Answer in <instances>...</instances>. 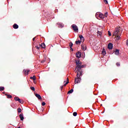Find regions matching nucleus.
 <instances>
[{"instance_id": "f257e3e1", "label": "nucleus", "mask_w": 128, "mask_h": 128, "mask_svg": "<svg viewBox=\"0 0 128 128\" xmlns=\"http://www.w3.org/2000/svg\"><path fill=\"white\" fill-rule=\"evenodd\" d=\"M77 73L76 76L77 78H75V84H80V80H82V76L83 74H82V72H76Z\"/></svg>"}, {"instance_id": "f03ea898", "label": "nucleus", "mask_w": 128, "mask_h": 128, "mask_svg": "<svg viewBox=\"0 0 128 128\" xmlns=\"http://www.w3.org/2000/svg\"><path fill=\"white\" fill-rule=\"evenodd\" d=\"M76 66L75 68L76 72H78L80 70V66H82V62H80L79 60H76Z\"/></svg>"}, {"instance_id": "7ed1b4c3", "label": "nucleus", "mask_w": 128, "mask_h": 128, "mask_svg": "<svg viewBox=\"0 0 128 128\" xmlns=\"http://www.w3.org/2000/svg\"><path fill=\"white\" fill-rule=\"evenodd\" d=\"M86 65L84 64V65H81L80 67V70L79 71H78V72H81V74H83V72L84 71L82 70V68H86Z\"/></svg>"}, {"instance_id": "20e7f679", "label": "nucleus", "mask_w": 128, "mask_h": 128, "mask_svg": "<svg viewBox=\"0 0 128 128\" xmlns=\"http://www.w3.org/2000/svg\"><path fill=\"white\" fill-rule=\"evenodd\" d=\"M74 30V32H76V30H78V26H76V25L74 24L72 26Z\"/></svg>"}, {"instance_id": "39448f33", "label": "nucleus", "mask_w": 128, "mask_h": 128, "mask_svg": "<svg viewBox=\"0 0 128 128\" xmlns=\"http://www.w3.org/2000/svg\"><path fill=\"white\" fill-rule=\"evenodd\" d=\"M57 24L58 25V27L60 28H62L64 26V24L62 22H58L57 23Z\"/></svg>"}, {"instance_id": "423d86ee", "label": "nucleus", "mask_w": 128, "mask_h": 128, "mask_svg": "<svg viewBox=\"0 0 128 128\" xmlns=\"http://www.w3.org/2000/svg\"><path fill=\"white\" fill-rule=\"evenodd\" d=\"M82 56V52H78L76 53V57H77L78 58H80Z\"/></svg>"}, {"instance_id": "0eeeda50", "label": "nucleus", "mask_w": 128, "mask_h": 128, "mask_svg": "<svg viewBox=\"0 0 128 128\" xmlns=\"http://www.w3.org/2000/svg\"><path fill=\"white\" fill-rule=\"evenodd\" d=\"M112 48H114V45L112 43H109L108 44V50H112Z\"/></svg>"}, {"instance_id": "6e6552de", "label": "nucleus", "mask_w": 128, "mask_h": 128, "mask_svg": "<svg viewBox=\"0 0 128 128\" xmlns=\"http://www.w3.org/2000/svg\"><path fill=\"white\" fill-rule=\"evenodd\" d=\"M120 33V30H118V29H116L114 32V36H118V34Z\"/></svg>"}, {"instance_id": "1a4fd4ad", "label": "nucleus", "mask_w": 128, "mask_h": 128, "mask_svg": "<svg viewBox=\"0 0 128 128\" xmlns=\"http://www.w3.org/2000/svg\"><path fill=\"white\" fill-rule=\"evenodd\" d=\"M81 48L83 50H86V46L84 44H82L81 45Z\"/></svg>"}, {"instance_id": "9d476101", "label": "nucleus", "mask_w": 128, "mask_h": 128, "mask_svg": "<svg viewBox=\"0 0 128 128\" xmlns=\"http://www.w3.org/2000/svg\"><path fill=\"white\" fill-rule=\"evenodd\" d=\"M19 116L20 118V120H24V114H20Z\"/></svg>"}, {"instance_id": "9b49d317", "label": "nucleus", "mask_w": 128, "mask_h": 128, "mask_svg": "<svg viewBox=\"0 0 128 128\" xmlns=\"http://www.w3.org/2000/svg\"><path fill=\"white\" fill-rule=\"evenodd\" d=\"M79 38H80L81 42H84V38L82 35H80Z\"/></svg>"}, {"instance_id": "f8f14e48", "label": "nucleus", "mask_w": 128, "mask_h": 128, "mask_svg": "<svg viewBox=\"0 0 128 128\" xmlns=\"http://www.w3.org/2000/svg\"><path fill=\"white\" fill-rule=\"evenodd\" d=\"M35 96H36V98H38V100H42V96H40V95L39 94H35Z\"/></svg>"}, {"instance_id": "ddd939ff", "label": "nucleus", "mask_w": 128, "mask_h": 128, "mask_svg": "<svg viewBox=\"0 0 128 128\" xmlns=\"http://www.w3.org/2000/svg\"><path fill=\"white\" fill-rule=\"evenodd\" d=\"M13 28H14L15 30H18V24H14L13 25Z\"/></svg>"}, {"instance_id": "4468645a", "label": "nucleus", "mask_w": 128, "mask_h": 128, "mask_svg": "<svg viewBox=\"0 0 128 128\" xmlns=\"http://www.w3.org/2000/svg\"><path fill=\"white\" fill-rule=\"evenodd\" d=\"M114 54L116 56H118V54H120V50L116 49L115 51Z\"/></svg>"}, {"instance_id": "2eb2a0df", "label": "nucleus", "mask_w": 128, "mask_h": 128, "mask_svg": "<svg viewBox=\"0 0 128 128\" xmlns=\"http://www.w3.org/2000/svg\"><path fill=\"white\" fill-rule=\"evenodd\" d=\"M40 46H41L42 48H46V44H44V43H42L40 44Z\"/></svg>"}, {"instance_id": "dca6fc26", "label": "nucleus", "mask_w": 128, "mask_h": 128, "mask_svg": "<svg viewBox=\"0 0 128 128\" xmlns=\"http://www.w3.org/2000/svg\"><path fill=\"white\" fill-rule=\"evenodd\" d=\"M24 72L26 76H28V73L30 72V70H27V71H26V70L24 69Z\"/></svg>"}, {"instance_id": "f3484780", "label": "nucleus", "mask_w": 128, "mask_h": 128, "mask_svg": "<svg viewBox=\"0 0 128 128\" xmlns=\"http://www.w3.org/2000/svg\"><path fill=\"white\" fill-rule=\"evenodd\" d=\"M99 18H104V16L103 14H99Z\"/></svg>"}, {"instance_id": "a211bd4d", "label": "nucleus", "mask_w": 128, "mask_h": 128, "mask_svg": "<svg viewBox=\"0 0 128 128\" xmlns=\"http://www.w3.org/2000/svg\"><path fill=\"white\" fill-rule=\"evenodd\" d=\"M106 50L103 49L102 51V54H103L104 56H106Z\"/></svg>"}, {"instance_id": "6ab92c4d", "label": "nucleus", "mask_w": 128, "mask_h": 128, "mask_svg": "<svg viewBox=\"0 0 128 128\" xmlns=\"http://www.w3.org/2000/svg\"><path fill=\"white\" fill-rule=\"evenodd\" d=\"M30 78L31 80H36V76H31Z\"/></svg>"}, {"instance_id": "aec40b11", "label": "nucleus", "mask_w": 128, "mask_h": 128, "mask_svg": "<svg viewBox=\"0 0 128 128\" xmlns=\"http://www.w3.org/2000/svg\"><path fill=\"white\" fill-rule=\"evenodd\" d=\"M6 96H7L8 98H12V96L10 94H6Z\"/></svg>"}, {"instance_id": "412c9836", "label": "nucleus", "mask_w": 128, "mask_h": 128, "mask_svg": "<svg viewBox=\"0 0 128 128\" xmlns=\"http://www.w3.org/2000/svg\"><path fill=\"white\" fill-rule=\"evenodd\" d=\"M80 42H82V41L78 40L76 42V44H80Z\"/></svg>"}, {"instance_id": "4be33fe9", "label": "nucleus", "mask_w": 128, "mask_h": 128, "mask_svg": "<svg viewBox=\"0 0 128 128\" xmlns=\"http://www.w3.org/2000/svg\"><path fill=\"white\" fill-rule=\"evenodd\" d=\"M14 99L16 102H18L19 100H20V99L18 98V97H15Z\"/></svg>"}, {"instance_id": "5701e85b", "label": "nucleus", "mask_w": 128, "mask_h": 128, "mask_svg": "<svg viewBox=\"0 0 128 128\" xmlns=\"http://www.w3.org/2000/svg\"><path fill=\"white\" fill-rule=\"evenodd\" d=\"M117 40H120V35L118 34L116 36Z\"/></svg>"}, {"instance_id": "b1692460", "label": "nucleus", "mask_w": 128, "mask_h": 128, "mask_svg": "<svg viewBox=\"0 0 128 128\" xmlns=\"http://www.w3.org/2000/svg\"><path fill=\"white\" fill-rule=\"evenodd\" d=\"M4 90V86H0V92H2V90Z\"/></svg>"}, {"instance_id": "393cba45", "label": "nucleus", "mask_w": 128, "mask_h": 128, "mask_svg": "<svg viewBox=\"0 0 128 128\" xmlns=\"http://www.w3.org/2000/svg\"><path fill=\"white\" fill-rule=\"evenodd\" d=\"M70 82H68V78H67V82H66V83L65 84H64V86H66Z\"/></svg>"}, {"instance_id": "a878e982", "label": "nucleus", "mask_w": 128, "mask_h": 128, "mask_svg": "<svg viewBox=\"0 0 128 128\" xmlns=\"http://www.w3.org/2000/svg\"><path fill=\"white\" fill-rule=\"evenodd\" d=\"M74 92V89H71L68 92V94H72Z\"/></svg>"}, {"instance_id": "bb28decb", "label": "nucleus", "mask_w": 128, "mask_h": 128, "mask_svg": "<svg viewBox=\"0 0 128 128\" xmlns=\"http://www.w3.org/2000/svg\"><path fill=\"white\" fill-rule=\"evenodd\" d=\"M69 46H70V48H72V46H74V44H72V42H70Z\"/></svg>"}, {"instance_id": "cd10ccee", "label": "nucleus", "mask_w": 128, "mask_h": 128, "mask_svg": "<svg viewBox=\"0 0 128 128\" xmlns=\"http://www.w3.org/2000/svg\"><path fill=\"white\" fill-rule=\"evenodd\" d=\"M46 58H44L42 61H41V63L44 64V62H46Z\"/></svg>"}, {"instance_id": "c85d7f7f", "label": "nucleus", "mask_w": 128, "mask_h": 128, "mask_svg": "<svg viewBox=\"0 0 128 128\" xmlns=\"http://www.w3.org/2000/svg\"><path fill=\"white\" fill-rule=\"evenodd\" d=\"M73 116H78V113L76 112H73Z\"/></svg>"}, {"instance_id": "c756f323", "label": "nucleus", "mask_w": 128, "mask_h": 128, "mask_svg": "<svg viewBox=\"0 0 128 128\" xmlns=\"http://www.w3.org/2000/svg\"><path fill=\"white\" fill-rule=\"evenodd\" d=\"M18 112H22V109L20 108H18Z\"/></svg>"}, {"instance_id": "7c9ffc66", "label": "nucleus", "mask_w": 128, "mask_h": 128, "mask_svg": "<svg viewBox=\"0 0 128 128\" xmlns=\"http://www.w3.org/2000/svg\"><path fill=\"white\" fill-rule=\"evenodd\" d=\"M30 90H33L34 92L36 90V88H34V87H30Z\"/></svg>"}, {"instance_id": "2f4dec72", "label": "nucleus", "mask_w": 128, "mask_h": 128, "mask_svg": "<svg viewBox=\"0 0 128 128\" xmlns=\"http://www.w3.org/2000/svg\"><path fill=\"white\" fill-rule=\"evenodd\" d=\"M108 34L110 36H112V33L108 31Z\"/></svg>"}, {"instance_id": "473e14b6", "label": "nucleus", "mask_w": 128, "mask_h": 128, "mask_svg": "<svg viewBox=\"0 0 128 128\" xmlns=\"http://www.w3.org/2000/svg\"><path fill=\"white\" fill-rule=\"evenodd\" d=\"M104 2L105 4H108L107 0H104Z\"/></svg>"}, {"instance_id": "72a5a7b5", "label": "nucleus", "mask_w": 128, "mask_h": 128, "mask_svg": "<svg viewBox=\"0 0 128 128\" xmlns=\"http://www.w3.org/2000/svg\"><path fill=\"white\" fill-rule=\"evenodd\" d=\"M116 65L117 66H120V62H117L116 64Z\"/></svg>"}, {"instance_id": "f704fd0d", "label": "nucleus", "mask_w": 128, "mask_h": 128, "mask_svg": "<svg viewBox=\"0 0 128 128\" xmlns=\"http://www.w3.org/2000/svg\"><path fill=\"white\" fill-rule=\"evenodd\" d=\"M36 48L37 50H40V46H36Z\"/></svg>"}, {"instance_id": "c9c22d12", "label": "nucleus", "mask_w": 128, "mask_h": 128, "mask_svg": "<svg viewBox=\"0 0 128 128\" xmlns=\"http://www.w3.org/2000/svg\"><path fill=\"white\" fill-rule=\"evenodd\" d=\"M19 102H20V104H22V102H22V100H20H20L18 101Z\"/></svg>"}, {"instance_id": "e433bc0d", "label": "nucleus", "mask_w": 128, "mask_h": 128, "mask_svg": "<svg viewBox=\"0 0 128 128\" xmlns=\"http://www.w3.org/2000/svg\"><path fill=\"white\" fill-rule=\"evenodd\" d=\"M61 90H62V88H64V86H62L60 88Z\"/></svg>"}, {"instance_id": "4c0bfd02", "label": "nucleus", "mask_w": 128, "mask_h": 128, "mask_svg": "<svg viewBox=\"0 0 128 128\" xmlns=\"http://www.w3.org/2000/svg\"><path fill=\"white\" fill-rule=\"evenodd\" d=\"M42 106H46V102H42Z\"/></svg>"}, {"instance_id": "58836bf2", "label": "nucleus", "mask_w": 128, "mask_h": 128, "mask_svg": "<svg viewBox=\"0 0 128 128\" xmlns=\"http://www.w3.org/2000/svg\"><path fill=\"white\" fill-rule=\"evenodd\" d=\"M105 16H108V12L105 13Z\"/></svg>"}, {"instance_id": "ea45409f", "label": "nucleus", "mask_w": 128, "mask_h": 128, "mask_svg": "<svg viewBox=\"0 0 128 128\" xmlns=\"http://www.w3.org/2000/svg\"><path fill=\"white\" fill-rule=\"evenodd\" d=\"M36 40V38H33L32 40L34 41Z\"/></svg>"}, {"instance_id": "a19ab883", "label": "nucleus", "mask_w": 128, "mask_h": 128, "mask_svg": "<svg viewBox=\"0 0 128 128\" xmlns=\"http://www.w3.org/2000/svg\"><path fill=\"white\" fill-rule=\"evenodd\" d=\"M70 50H72V52L74 51V49L72 48H70Z\"/></svg>"}, {"instance_id": "79ce46f5", "label": "nucleus", "mask_w": 128, "mask_h": 128, "mask_svg": "<svg viewBox=\"0 0 128 128\" xmlns=\"http://www.w3.org/2000/svg\"><path fill=\"white\" fill-rule=\"evenodd\" d=\"M64 84L66 82V80H64Z\"/></svg>"}]
</instances>
